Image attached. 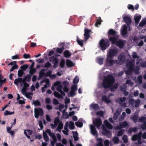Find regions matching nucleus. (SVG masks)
I'll use <instances>...</instances> for the list:
<instances>
[{
  "label": "nucleus",
  "instance_id": "f257e3e1",
  "mask_svg": "<svg viewBox=\"0 0 146 146\" xmlns=\"http://www.w3.org/2000/svg\"><path fill=\"white\" fill-rule=\"evenodd\" d=\"M115 82L114 77L111 75H108L104 78L102 83L103 87L105 89L108 88Z\"/></svg>",
  "mask_w": 146,
  "mask_h": 146
},
{
  "label": "nucleus",
  "instance_id": "f03ea898",
  "mask_svg": "<svg viewBox=\"0 0 146 146\" xmlns=\"http://www.w3.org/2000/svg\"><path fill=\"white\" fill-rule=\"evenodd\" d=\"M134 60L133 59L131 60H129L127 62L126 65L128 69L126 72V73L127 75H131L134 71L135 72L138 71V69L134 68Z\"/></svg>",
  "mask_w": 146,
  "mask_h": 146
},
{
  "label": "nucleus",
  "instance_id": "7ed1b4c3",
  "mask_svg": "<svg viewBox=\"0 0 146 146\" xmlns=\"http://www.w3.org/2000/svg\"><path fill=\"white\" fill-rule=\"evenodd\" d=\"M99 45L102 50H106L110 46V43L108 40H106L104 39H102L100 41Z\"/></svg>",
  "mask_w": 146,
  "mask_h": 146
},
{
  "label": "nucleus",
  "instance_id": "20e7f679",
  "mask_svg": "<svg viewBox=\"0 0 146 146\" xmlns=\"http://www.w3.org/2000/svg\"><path fill=\"white\" fill-rule=\"evenodd\" d=\"M34 116L35 118L38 119L39 116L42 117L44 115L43 109L40 108H35L34 109Z\"/></svg>",
  "mask_w": 146,
  "mask_h": 146
},
{
  "label": "nucleus",
  "instance_id": "39448f33",
  "mask_svg": "<svg viewBox=\"0 0 146 146\" xmlns=\"http://www.w3.org/2000/svg\"><path fill=\"white\" fill-rule=\"evenodd\" d=\"M93 123L94 126L99 128L102 125V119L100 118H96L93 120Z\"/></svg>",
  "mask_w": 146,
  "mask_h": 146
},
{
  "label": "nucleus",
  "instance_id": "423d86ee",
  "mask_svg": "<svg viewBox=\"0 0 146 146\" xmlns=\"http://www.w3.org/2000/svg\"><path fill=\"white\" fill-rule=\"evenodd\" d=\"M106 64L107 65L110 66H112L115 63H116V60H113L112 58H110L108 56H107L106 58Z\"/></svg>",
  "mask_w": 146,
  "mask_h": 146
},
{
  "label": "nucleus",
  "instance_id": "0eeeda50",
  "mask_svg": "<svg viewBox=\"0 0 146 146\" xmlns=\"http://www.w3.org/2000/svg\"><path fill=\"white\" fill-rule=\"evenodd\" d=\"M118 60H116V63L119 64H123L125 60V57L123 55H121L118 57Z\"/></svg>",
  "mask_w": 146,
  "mask_h": 146
},
{
  "label": "nucleus",
  "instance_id": "6e6552de",
  "mask_svg": "<svg viewBox=\"0 0 146 146\" xmlns=\"http://www.w3.org/2000/svg\"><path fill=\"white\" fill-rule=\"evenodd\" d=\"M122 18L124 22L127 24V26L130 28V25L131 22V18L127 16H122Z\"/></svg>",
  "mask_w": 146,
  "mask_h": 146
},
{
  "label": "nucleus",
  "instance_id": "1a4fd4ad",
  "mask_svg": "<svg viewBox=\"0 0 146 146\" xmlns=\"http://www.w3.org/2000/svg\"><path fill=\"white\" fill-rule=\"evenodd\" d=\"M118 52V51L117 49H111L109 52L108 55L107 56L110 58H112L114 56L116 55Z\"/></svg>",
  "mask_w": 146,
  "mask_h": 146
},
{
  "label": "nucleus",
  "instance_id": "9d476101",
  "mask_svg": "<svg viewBox=\"0 0 146 146\" xmlns=\"http://www.w3.org/2000/svg\"><path fill=\"white\" fill-rule=\"evenodd\" d=\"M91 31V30L88 29L86 28L84 30V39L85 40H87L89 38L90 36V33Z\"/></svg>",
  "mask_w": 146,
  "mask_h": 146
},
{
  "label": "nucleus",
  "instance_id": "9b49d317",
  "mask_svg": "<svg viewBox=\"0 0 146 146\" xmlns=\"http://www.w3.org/2000/svg\"><path fill=\"white\" fill-rule=\"evenodd\" d=\"M109 40L111 42V44L115 45L117 41L118 38L116 36H110L108 37Z\"/></svg>",
  "mask_w": 146,
  "mask_h": 146
},
{
  "label": "nucleus",
  "instance_id": "f8f14e48",
  "mask_svg": "<svg viewBox=\"0 0 146 146\" xmlns=\"http://www.w3.org/2000/svg\"><path fill=\"white\" fill-rule=\"evenodd\" d=\"M122 27L123 28L121 31V34L123 36H125L128 33L127 31L128 27L125 25H124L122 26Z\"/></svg>",
  "mask_w": 146,
  "mask_h": 146
},
{
  "label": "nucleus",
  "instance_id": "ddd939ff",
  "mask_svg": "<svg viewBox=\"0 0 146 146\" xmlns=\"http://www.w3.org/2000/svg\"><path fill=\"white\" fill-rule=\"evenodd\" d=\"M124 45L125 43L124 41L121 39L118 40L115 44L120 48H123L124 46Z\"/></svg>",
  "mask_w": 146,
  "mask_h": 146
},
{
  "label": "nucleus",
  "instance_id": "4468645a",
  "mask_svg": "<svg viewBox=\"0 0 146 146\" xmlns=\"http://www.w3.org/2000/svg\"><path fill=\"white\" fill-rule=\"evenodd\" d=\"M142 132H139L138 134L133 135L131 138L133 141H135L139 139L141 137Z\"/></svg>",
  "mask_w": 146,
  "mask_h": 146
},
{
  "label": "nucleus",
  "instance_id": "2eb2a0df",
  "mask_svg": "<svg viewBox=\"0 0 146 146\" xmlns=\"http://www.w3.org/2000/svg\"><path fill=\"white\" fill-rule=\"evenodd\" d=\"M90 128L91 133L94 135H97V132L95 126L92 125H90Z\"/></svg>",
  "mask_w": 146,
  "mask_h": 146
},
{
  "label": "nucleus",
  "instance_id": "dca6fc26",
  "mask_svg": "<svg viewBox=\"0 0 146 146\" xmlns=\"http://www.w3.org/2000/svg\"><path fill=\"white\" fill-rule=\"evenodd\" d=\"M118 84L116 83L113 86L110 85L109 88H110V90L111 92H113L118 88Z\"/></svg>",
  "mask_w": 146,
  "mask_h": 146
},
{
  "label": "nucleus",
  "instance_id": "f3484780",
  "mask_svg": "<svg viewBox=\"0 0 146 146\" xmlns=\"http://www.w3.org/2000/svg\"><path fill=\"white\" fill-rule=\"evenodd\" d=\"M117 34V32L112 29H110L108 32V37L110 36H115Z\"/></svg>",
  "mask_w": 146,
  "mask_h": 146
},
{
  "label": "nucleus",
  "instance_id": "a211bd4d",
  "mask_svg": "<svg viewBox=\"0 0 146 146\" xmlns=\"http://www.w3.org/2000/svg\"><path fill=\"white\" fill-rule=\"evenodd\" d=\"M50 62H52L53 64H58V60L57 58L52 56L50 58Z\"/></svg>",
  "mask_w": 146,
  "mask_h": 146
},
{
  "label": "nucleus",
  "instance_id": "6ab92c4d",
  "mask_svg": "<svg viewBox=\"0 0 146 146\" xmlns=\"http://www.w3.org/2000/svg\"><path fill=\"white\" fill-rule=\"evenodd\" d=\"M23 82V78H19L17 79H15L14 81V83L17 85H18V84L19 83H21V85H22L21 83H22Z\"/></svg>",
  "mask_w": 146,
  "mask_h": 146
},
{
  "label": "nucleus",
  "instance_id": "aec40b11",
  "mask_svg": "<svg viewBox=\"0 0 146 146\" xmlns=\"http://www.w3.org/2000/svg\"><path fill=\"white\" fill-rule=\"evenodd\" d=\"M106 127L108 129H111L113 128L112 125L109 123L107 120H105L104 121Z\"/></svg>",
  "mask_w": 146,
  "mask_h": 146
},
{
  "label": "nucleus",
  "instance_id": "412c9836",
  "mask_svg": "<svg viewBox=\"0 0 146 146\" xmlns=\"http://www.w3.org/2000/svg\"><path fill=\"white\" fill-rule=\"evenodd\" d=\"M31 75H30V74H28L26 75L24 78H23V81L25 82L27 81L29 82L31 80Z\"/></svg>",
  "mask_w": 146,
  "mask_h": 146
},
{
  "label": "nucleus",
  "instance_id": "4be33fe9",
  "mask_svg": "<svg viewBox=\"0 0 146 146\" xmlns=\"http://www.w3.org/2000/svg\"><path fill=\"white\" fill-rule=\"evenodd\" d=\"M66 64L68 67H71L74 66V65L72 61L68 60H66Z\"/></svg>",
  "mask_w": 146,
  "mask_h": 146
},
{
  "label": "nucleus",
  "instance_id": "5701e85b",
  "mask_svg": "<svg viewBox=\"0 0 146 146\" xmlns=\"http://www.w3.org/2000/svg\"><path fill=\"white\" fill-rule=\"evenodd\" d=\"M72 133L73 134V136L74 140L75 141H77L79 140V138L78 137V134L77 131H75L74 132V131H72Z\"/></svg>",
  "mask_w": 146,
  "mask_h": 146
},
{
  "label": "nucleus",
  "instance_id": "b1692460",
  "mask_svg": "<svg viewBox=\"0 0 146 146\" xmlns=\"http://www.w3.org/2000/svg\"><path fill=\"white\" fill-rule=\"evenodd\" d=\"M103 134L106 135H111V133L110 131L106 129V128H103Z\"/></svg>",
  "mask_w": 146,
  "mask_h": 146
},
{
  "label": "nucleus",
  "instance_id": "393cba45",
  "mask_svg": "<svg viewBox=\"0 0 146 146\" xmlns=\"http://www.w3.org/2000/svg\"><path fill=\"white\" fill-rule=\"evenodd\" d=\"M63 54L64 56L66 58H69L71 55V54L70 53L68 50H66L64 52Z\"/></svg>",
  "mask_w": 146,
  "mask_h": 146
},
{
  "label": "nucleus",
  "instance_id": "a878e982",
  "mask_svg": "<svg viewBox=\"0 0 146 146\" xmlns=\"http://www.w3.org/2000/svg\"><path fill=\"white\" fill-rule=\"evenodd\" d=\"M104 58H101L98 57L97 58V61L98 64L100 65H102L103 63Z\"/></svg>",
  "mask_w": 146,
  "mask_h": 146
},
{
  "label": "nucleus",
  "instance_id": "bb28decb",
  "mask_svg": "<svg viewBox=\"0 0 146 146\" xmlns=\"http://www.w3.org/2000/svg\"><path fill=\"white\" fill-rule=\"evenodd\" d=\"M137 129L136 127H130L129 129L128 132L129 133L131 134L132 132H135L137 131Z\"/></svg>",
  "mask_w": 146,
  "mask_h": 146
},
{
  "label": "nucleus",
  "instance_id": "cd10ccee",
  "mask_svg": "<svg viewBox=\"0 0 146 146\" xmlns=\"http://www.w3.org/2000/svg\"><path fill=\"white\" fill-rule=\"evenodd\" d=\"M141 18V16L140 15L136 16L134 18V20L135 23L138 24Z\"/></svg>",
  "mask_w": 146,
  "mask_h": 146
},
{
  "label": "nucleus",
  "instance_id": "c85d7f7f",
  "mask_svg": "<svg viewBox=\"0 0 146 146\" xmlns=\"http://www.w3.org/2000/svg\"><path fill=\"white\" fill-rule=\"evenodd\" d=\"M67 124L68 126H69V128L70 129L72 130L74 129L75 128V126L74 123L72 121H70V124H68V123Z\"/></svg>",
  "mask_w": 146,
  "mask_h": 146
},
{
  "label": "nucleus",
  "instance_id": "c756f323",
  "mask_svg": "<svg viewBox=\"0 0 146 146\" xmlns=\"http://www.w3.org/2000/svg\"><path fill=\"white\" fill-rule=\"evenodd\" d=\"M47 70V69H43L41 70L40 71L39 73V75L43 77H45V73L44 72V71H45Z\"/></svg>",
  "mask_w": 146,
  "mask_h": 146
},
{
  "label": "nucleus",
  "instance_id": "7c9ffc66",
  "mask_svg": "<svg viewBox=\"0 0 146 146\" xmlns=\"http://www.w3.org/2000/svg\"><path fill=\"white\" fill-rule=\"evenodd\" d=\"M32 104H33L35 106H40L41 105L40 102L38 100H33Z\"/></svg>",
  "mask_w": 146,
  "mask_h": 146
},
{
  "label": "nucleus",
  "instance_id": "2f4dec72",
  "mask_svg": "<svg viewBox=\"0 0 146 146\" xmlns=\"http://www.w3.org/2000/svg\"><path fill=\"white\" fill-rule=\"evenodd\" d=\"M13 62L14 63V65L12 67L10 70V72H12L14 69H17L18 68V65L16 64V61H14Z\"/></svg>",
  "mask_w": 146,
  "mask_h": 146
},
{
  "label": "nucleus",
  "instance_id": "473e14b6",
  "mask_svg": "<svg viewBox=\"0 0 146 146\" xmlns=\"http://www.w3.org/2000/svg\"><path fill=\"white\" fill-rule=\"evenodd\" d=\"M64 49V46H62L60 48H56V51L57 52L60 53L62 54V53L63 50Z\"/></svg>",
  "mask_w": 146,
  "mask_h": 146
},
{
  "label": "nucleus",
  "instance_id": "72a5a7b5",
  "mask_svg": "<svg viewBox=\"0 0 146 146\" xmlns=\"http://www.w3.org/2000/svg\"><path fill=\"white\" fill-rule=\"evenodd\" d=\"M102 100L105 101L107 103H110V101L108 99L106 96L105 95L102 96Z\"/></svg>",
  "mask_w": 146,
  "mask_h": 146
},
{
  "label": "nucleus",
  "instance_id": "f704fd0d",
  "mask_svg": "<svg viewBox=\"0 0 146 146\" xmlns=\"http://www.w3.org/2000/svg\"><path fill=\"white\" fill-rule=\"evenodd\" d=\"M54 95L55 97L58 98H61L62 99L63 98L62 96L56 92H54Z\"/></svg>",
  "mask_w": 146,
  "mask_h": 146
},
{
  "label": "nucleus",
  "instance_id": "c9c22d12",
  "mask_svg": "<svg viewBox=\"0 0 146 146\" xmlns=\"http://www.w3.org/2000/svg\"><path fill=\"white\" fill-rule=\"evenodd\" d=\"M43 138L46 142H47L49 139L46 133L43 132Z\"/></svg>",
  "mask_w": 146,
  "mask_h": 146
},
{
  "label": "nucleus",
  "instance_id": "e433bc0d",
  "mask_svg": "<svg viewBox=\"0 0 146 146\" xmlns=\"http://www.w3.org/2000/svg\"><path fill=\"white\" fill-rule=\"evenodd\" d=\"M60 121H60L59 117L58 116L55 118L54 121V123L55 125L57 126L58 123H60Z\"/></svg>",
  "mask_w": 146,
  "mask_h": 146
},
{
  "label": "nucleus",
  "instance_id": "4c0bfd02",
  "mask_svg": "<svg viewBox=\"0 0 146 146\" xmlns=\"http://www.w3.org/2000/svg\"><path fill=\"white\" fill-rule=\"evenodd\" d=\"M146 24V19H143L139 24V26L142 27Z\"/></svg>",
  "mask_w": 146,
  "mask_h": 146
},
{
  "label": "nucleus",
  "instance_id": "58836bf2",
  "mask_svg": "<svg viewBox=\"0 0 146 146\" xmlns=\"http://www.w3.org/2000/svg\"><path fill=\"white\" fill-rule=\"evenodd\" d=\"M96 115L103 117L104 116V112L103 111H98L96 113Z\"/></svg>",
  "mask_w": 146,
  "mask_h": 146
},
{
  "label": "nucleus",
  "instance_id": "ea45409f",
  "mask_svg": "<svg viewBox=\"0 0 146 146\" xmlns=\"http://www.w3.org/2000/svg\"><path fill=\"white\" fill-rule=\"evenodd\" d=\"M76 41L77 42V43H78V44L80 45V46L81 47H82L83 46V45H84V43H83V40H80L79 38H78V37Z\"/></svg>",
  "mask_w": 146,
  "mask_h": 146
},
{
  "label": "nucleus",
  "instance_id": "a19ab883",
  "mask_svg": "<svg viewBox=\"0 0 146 146\" xmlns=\"http://www.w3.org/2000/svg\"><path fill=\"white\" fill-rule=\"evenodd\" d=\"M112 140L114 143L117 144L119 141V138L118 137L116 136L114 137L113 138Z\"/></svg>",
  "mask_w": 146,
  "mask_h": 146
},
{
  "label": "nucleus",
  "instance_id": "79ce46f5",
  "mask_svg": "<svg viewBox=\"0 0 146 146\" xmlns=\"http://www.w3.org/2000/svg\"><path fill=\"white\" fill-rule=\"evenodd\" d=\"M121 126L123 128H124L128 125V124L126 121H124L122 122H121L119 123Z\"/></svg>",
  "mask_w": 146,
  "mask_h": 146
},
{
  "label": "nucleus",
  "instance_id": "37998d69",
  "mask_svg": "<svg viewBox=\"0 0 146 146\" xmlns=\"http://www.w3.org/2000/svg\"><path fill=\"white\" fill-rule=\"evenodd\" d=\"M124 132V130L123 129H121L119 130L117 133V135L118 136H121Z\"/></svg>",
  "mask_w": 146,
  "mask_h": 146
},
{
  "label": "nucleus",
  "instance_id": "c03bdc74",
  "mask_svg": "<svg viewBox=\"0 0 146 146\" xmlns=\"http://www.w3.org/2000/svg\"><path fill=\"white\" fill-rule=\"evenodd\" d=\"M33 94V93L29 92V94L27 93H26V94H25V95L27 98L29 99L30 100H31L32 99V97L30 95H32Z\"/></svg>",
  "mask_w": 146,
  "mask_h": 146
},
{
  "label": "nucleus",
  "instance_id": "a18cd8bd",
  "mask_svg": "<svg viewBox=\"0 0 146 146\" xmlns=\"http://www.w3.org/2000/svg\"><path fill=\"white\" fill-rule=\"evenodd\" d=\"M75 124L76 126L80 127H82L83 125L82 122H80L78 121L76 122Z\"/></svg>",
  "mask_w": 146,
  "mask_h": 146
},
{
  "label": "nucleus",
  "instance_id": "49530a36",
  "mask_svg": "<svg viewBox=\"0 0 146 146\" xmlns=\"http://www.w3.org/2000/svg\"><path fill=\"white\" fill-rule=\"evenodd\" d=\"M24 72L22 70H19L18 72V76L19 77H21L23 75Z\"/></svg>",
  "mask_w": 146,
  "mask_h": 146
},
{
  "label": "nucleus",
  "instance_id": "de8ad7c7",
  "mask_svg": "<svg viewBox=\"0 0 146 146\" xmlns=\"http://www.w3.org/2000/svg\"><path fill=\"white\" fill-rule=\"evenodd\" d=\"M79 81V78L78 76H76L73 80V82L74 84H77Z\"/></svg>",
  "mask_w": 146,
  "mask_h": 146
},
{
  "label": "nucleus",
  "instance_id": "09e8293b",
  "mask_svg": "<svg viewBox=\"0 0 146 146\" xmlns=\"http://www.w3.org/2000/svg\"><path fill=\"white\" fill-rule=\"evenodd\" d=\"M29 66L27 64H25L21 66L20 68L23 71H25L28 68Z\"/></svg>",
  "mask_w": 146,
  "mask_h": 146
},
{
  "label": "nucleus",
  "instance_id": "8fccbe9b",
  "mask_svg": "<svg viewBox=\"0 0 146 146\" xmlns=\"http://www.w3.org/2000/svg\"><path fill=\"white\" fill-rule=\"evenodd\" d=\"M14 113V111L11 112L9 111L6 110L5 111L4 114L5 115H8L13 114Z\"/></svg>",
  "mask_w": 146,
  "mask_h": 146
},
{
  "label": "nucleus",
  "instance_id": "3c124183",
  "mask_svg": "<svg viewBox=\"0 0 146 146\" xmlns=\"http://www.w3.org/2000/svg\"><path fill=\"white\" fill-rule=\"evenodd\" d=\"M123 140L125 143H127L128 141L127 137V135H124L123 137Z\"/></svg>",
  "mask_w": 146,
  "mask_h": 146
},
{
  "label": "nucleus",
  "instance_id": "603ef678",
  "mask_svg": "<svg viewBox=\"0 0 146 146\" xmlns=\"http://www.w3.org/2000/svg\"><path fill=\"white\" fill-rule=\"evenodd\" d=\"M65 64V62L64 60L62 59L60 62L59 66L62 68L64 67Z\"/></svg>",
  "mask_w": 146,
  "mask_h": 146
},
{
  "label": "nucleus",
  "instance_id": "864d4df0",
  "mask_svg": "<svg viewBox=\"0 0 146 146\" xmlns=\"http://www.w3.org/2000/svg\"><path fill=\"white\" fill-rule=\"evenodd\" d=\"M36 71V70L35 68L30 69L29 72L30 75H31L32 76L35 73Z\"/></svg>",
  "mask_w": 146,
  "mask_h": 146
},
{
  "label": "nucleus",
  "instance_id": "5fc2aeb1",
  "mask_svg": "<svg viewBox=\"0 0 146 146\" xmlns=\"http://www.w3.org/2000/svg\"><path fill=\"white\" fill-rule=\"evenodd\" d=\"M126 99V98L125 97H119L118 98V100L119 101V102H121L125 101Z\"/></svg>",
  "mask_w": 146,
  "mask_h": 146
},
{
  "label": "nucleus",
  "instance_id": "6e6d98bb",
  "mask_svg": "<svg viewBox=\"0 0 146 146\" xmlns=\"http://www.w3.org/2000/svg\"><path fill=\"white\" fill-rule=\"evenodd\" d=\"M101 21H102V20L100 18L98 19L96 22L95 24V26L96 27H98V25H100L101 24Z\"/></svg>",
  "mask_w": 146,
  "mask_h": 146
},
{
  "label": "nucleus",
  "instance_id": "4d7b16f0",
  "mask_svg": "<svg viewBox=\"0 0 146 146\" xmlns=\"http://www.w3.org/2000/svg\"><path fill=\"white\" fill-rule=\"evenodd\" d=\"M138 117V115H135L132 117V120L135 122H137Z\"/></svg>",
  "mask_w": 146,
  "mask_h": 146
},
{
  "label": "nucleus",
  "instance_id": "13d9d810",
  "mask_svg": "<svg viewBox=\"0 0 146 146\" xmlns=\"http://www.w3.org/2000/svg\"><path fill=\"white\" fill-rule=\"evenodd\" d=\"M132 56L133 58H139V56L137 55L136 52H133Z\"/></svg>",
  "mask_w": 146,
  "mask_h": 146
},
{
  "label": "nucleus",
  "instance_id": "bf43d9fd",
  "mask_svg": "<svg viewBox=\"0 0 146 146\" xmlns=\"http://www.w3.org/2000/svg\"><path fill=\"white\" fill-rule=\"evenodd\" d=\"M52 72L50 70H48L45 73V77H48L50 76L51 75V74L52 73Z\"/></svg>",
  "mask_w": 146,
  "mask_h": 146
},
{
  "label": "nucleus",
  "instance_id": "052dcab7",
  "mask_svg": "<svg viewBox=\"0 0 146 146\" xmlns=\"http://www.w3.org/2000/svg\"><path fill=\"white\" fill-rule=\"evenodd\" d=\"M77 89V85H74L72 86L71 90L72 91L75 92Z\"/></svg>",
  "mask_w": 146,
  "mask_h": 146
},
{
  "label": "nucleus",
  "instance_id": "680f3d73",
  "mask_svg": "<svg viewBox=\"0 0 146 146\" xmlns=\"http://www.w3.org/2000/svg\"><path fill=\"white\" fill-rule=\"evenodd\" d=\"M51 66V64L48 62H47L46 63H45V65L43 67L45 68H50Z\"/></svg>",
  "mask_w": 146,
  "mask_h": 146
},
{
  "label": "nucleus",
  "instance_id": "e2e57ef3",
  "mask_svg": "<svg viewBox=\"0 0 146 146\" xmlns=\"http://www.w3.org/2000/svg\"><path fill=\"white\" fill-rule=\"evenodd\" d=\"M91 106L94 109H97L99 108V106L98 104H94L91 105Z\"/></svg>",
  "mask_w": 146,
  "mask_h": 146
},
{
  "label": "nucleus",
  "instance_id": "0e129e2a",
  "mask_svg": "<svg viewBox=\"0 0 146 146\" xmlns=\"http://www.w3.org/2000/svg\"><path fill=\"white\" fill-rule=\"evenodd\" d=\"M126 83L129 85L130 86H132L133 84V83L131 82L130 80H127L126 81Z\"/></svg>",
  "mask_w": 146,
  "mask_h": 146
},
{
  "label": "nucleus",
  "instance_id": "69168bd1",
  "mask_svg": "<svg viewBox=\"0 0 146 146\" xmlns=\"http://www.w3.org/2000/svg\"><path fill=\"white\" fill-rule=\"evenodd\" d=\"M139 121L141 122L146 121V117H141L139 119Z\"/></svg>",
  "mask_w": 146,
  "mask_h": 146
},
{
  "label": "nucleus",
  "instance_id": "338daca9",
  "mask_svg": "<svg viewBox=\"0 0 146 146\" xmlns=\"http://www.w3.org/2000/svg\"><path fill=\"white\" fill-rule=\"evenodd\" d=\"M135 100L133 98H131V99H130L129 100V104L131 105H133L134 103L135 102Z\"/></svg>",
  "mask_w": 146,
  "mask_h": 146
},
{
  "label": "nucleus",
  "instance_id": "774afa93",
  "mask_svg": "<svg viewBox=\"0 0 146 146\" xmlns=\"http://www.w3.org/2000/svg\"><path fill=\"white\" fill-rule=\"evenodd\" d=\"M141 128L143 130L146 129V122H144L143 124L141 126Z\"/></svg>",
  "mask_w": 146,
  "mask_h": 146
}]
</instances>
